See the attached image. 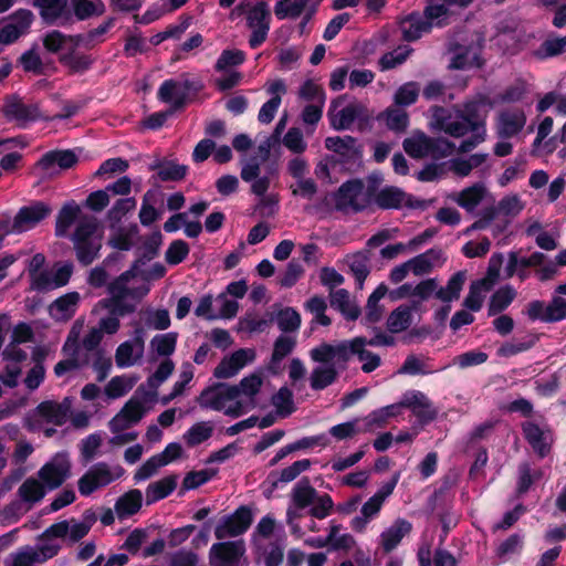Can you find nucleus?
I'll return each instance as SVG.
<instances>
[{
    "label": "nucleus",
    "instance_id": "1",
    "mask_svg": "<svg viewBox=\"0 0 566 566\" xmlns=\"http://www.w3.org/2000/svg\"><path fill=\"white\" fill-rule=\"evenodd\" d=\"M492 107V101L484 94H479L468 101L463 105V109L433 106L430 108L429 126L432 130L442 132L455 138L472 133L471 137L463 140L459 146L460 151L468 153L485 140L484 119Z\"/></svg>",
    "mask_w": 566,
    "mask_h": 566
},
{
    "label": "nucleus",
    "instance_id": "2",
    "mask_svg": "<svg viewBox=\"0 0 566 566\" xmlns=\"http://www.w3.org/2000/svg\"><path fill=\"white\" fill-rule=\"evenodd\" d=\"M81 212L75 201L66 202L56 217L55 233L57 237H65L78 220L72 240L78 262L88 265L98 256L104 231L95 217L82 216Z\"/></svg>",
    "mask_w": 566,
    "mask_h": 566
},
{
    "label": "nucleus",
    "instance_id": "3",
    "mask_svg": "<svg viewBox=\"0 0 566 566\" xmlns=\"http://www.w3.org/2000/svg\"><path fill=\"white\" fill-rule=\"evenodd\" d=\"M135 279L136 274L133 270L124 272L119 277L109 284L108 293L111 297L101 300L96 304L94 312H96L98 308H105L109 311L108 315L99 318L96 326L98 329H101L102 335L116 334L120 328L119 317L134 311V306L123 304L124 300L127 297L138 300L149 292V286L147 284L135 286L132 283V281H135Z\"/></svg>",
    "mask_w": 566,
    "mask_h": 566
},
{
    "label": "nucleus",
    "instance_id": "4",
    "mask_svg": "<svg viewBox=\"0 0 566 566\" xmlns=\"http://www.w3.org/2000/svg\"><path fill=\"white\" fill-rule=\"evenodd\" d=\"M367 338L355 337L350 340H343L336 344H321L310 352V356L315 363H344L345 365L353 355H356L363 363L361 370L371 373L380 366L381 359L379 355L366 349Z\"/></svg>",
    "mask_w": 566,
    "mask_h": 566
},
{
    "label": "nucleus",
    "instance_id": "5",
    "mask_svg": "<svg viewBox=\"0 0 566 566\" xmlns=\"http://www.w3.org/2000/svg\"><path fill=\"white\" fill-rule=\"evenodd\" d=\"M147 399L139 396L137 391L109 421L108 427L113 437L109 439L112 446H124L137 439V433L128 431L138 423L145 416Z\"/></svg>",
    "mask_w": 566,
    "mask_h": 566
},
{
    "label": "nucleus",
    "instance_id": "6",
    "mask_svg": "<svg viewBox=\"0 0 566 566\" xmlns=\"http://www.w3.org/2000/svg\"><path fill=\"white\" fill-rule=\"evenodd\" d=\"M244 14L247 25L251 29L252 33L249 39V44L252 49L260 46L268 36L271 23V11L268 0H243L231 12V18L234 19Z\"/></svg>",
    "mask_w": 566,
    "mask_h": 566
},
{
    "label": "nucleus",
    "instance_id": "7",
    "mask_svg": "<svg viewBox=\"0 0 566 566\" xmlns=\"http://www.w3.org/2000/svg\"><path fill=\"white\" fill-rule=\"evenodd\" d=\"M238 401L237 389L228 384L208 387L198 398L201 408L221 411L233 418L242 416Z\"/></svg>",
    "mask_w": 566,
    "mask_h": 566
},
{
    "label": "nucleus",
    "instance_id": "8",
    "mask_svg": "<svg viewBox=\"0 0 566 566\" xmlns=\"http://www.w3.org/2000/svg\"><path fill=\"white\" fill-rule=\"evenodd\" d=\"M403 149L412 158L439 159L450 156L454 145L446 138H431L422 132H415L403 140Z\"/></svg>",
    "mask_w": 566,
    "mask_h": 566
},
{
    "label": "nucleus",
    "instance_id": "9",
    "mask_svg": "<svg viewBox=\"0 0 566 566\" xmlns=\"http://www.w3.org/2000/svg\"><path fill=\"white\" fill-rule=\"evenodd\" d=\"M124 474L125 470L119 464L95 463L78 480V491L82 495L88 496L95 491L119 480Z\"/></svg>",
    "mask_w": 566,
    "mask_h": 566
},
{
    "label": "nucleus",
    "instance_id": "10",
    "mask_svg": "<svg viewBox=\"0 0 566 566\" xmlns=\"http://www.w3.org/2000/svg\"><path fill=\"white\" fill-rule=\"evenodd\" d=\"M83 328V318H78L73 323L63 345V352L67 358L59 361L54 367V374L57 377L75 371L87 363V357L81 354V346L78 344V338L81 337Z\"/></svg>",
    "mask_w": 566,
    "mask_h": 566
},
{
    "label": "nucleus",
    "instance_id": "11",
    "mask_svg": "<svg viewBox=\"0 0 566 566\" xmlns=\"http://www.w3.org/2000/svg\"><path fill=\"white\" fill-rule=\"evenodd\" d=\"M70 409L66 399L61 403L43 401L29 415L25 424L31 431L43 429L45 424L62 426L70 417Z\"/></svg>",
    "mask_w": 566,
    "mask_h": 566
},
{
    "label": "nucleus",
    "instance_id": "12",
    "mask_svg": "<svg viewBox=\"0 0 566 566\" xmlns=\"http://www.w3.org/2000/svg\"><path fill=\"white\" fill-rule=\"evenodd\" d=\"M211 566H249L243 541L216 543L210 547Z\"/></svg>",
    "mask_w": 566,
    "mask_h": 566
},
{
    "label": "nucleus",
    "instance_id": "13",
    "mask_svg": "<svg viewBox=\"0 0 566 566\" xmlns=\"http://www.w3.org/2000/svg\"><path fill=\"white\" fill-rule=\"evenodd\" d=\"M145 353V331L137 326L132 338L120 343L115 350V364L118 368H129L139 364Z\"/></svg>",
    "mask_w": 566,
    "mask_h": 566
},
{
    "label": "nucleus",
    "instance_id": "14",
    "mask_svg": "<svg viewBox=\"0 0 566 566\" xmlns=\"http://www.w3.org/2000/svg\"><path fill=\"white\" fill-rule=\"evenodd\" d=\"M316 493V490L307 481H300L293 488L291 504L286 512V521L294 534L301 535V527L295 521L301 516L300 511L310 507L313 501H315Z\"/></svg>",
    "mask_w": 566,
    "mask_h": 566
},
{
    "label": "nucleus",
    "instance_id": "15",
    "mask_svg": "<svg viewBox=\"0 0 566 566\" xmlns=\"http://www.w3.org/2000/svg\"><path fill=\"white\" fill-rule=\"evenodd\" d=\"M364 113V107L357 102H346L344 96L333 101L328 111L331 125L336 130L350 128Z\"/></svg>",
    "mask_w": 566,
    "mask_h": 566
},
{
    "label": "nucleus",
    "instance_id": "16",
    "mask_svg": "<svg viewBox=\"0 0 566 566\" xmlns=\"http://www.w3.org/2000/svg\"><path fill=\"white\" fill-rule=\"evenodd\" d=\"M252 521V511L248 506H240L232 514L220 520L214 535L218 539L239 536L248 531Z\"/></svg>",
    "mask_w": 566,
    "mask_h": 566
},
{
    "label": "nucleus",
    "instance_id": "17",
    "mask_svg": "<svg viewBox=\"0 0 566 566\" xmlns=\"http://www.w3.org/2000/svg\"><path fill=\"white\" fill-rule=\"evenodd\" d=\"M69 455L59 452L39 470V478L50 489L59 488L70 475Z\"/></svg>",
    "mask_w": 566,
    "mask_h": 566
},
{
    "label": "nucleus",
    "instance_id": "18",
    "mask_svg": "<svg viewBox=\"0 0 566 566\" xmlns=\"http://www.w3.org/2000/svg\"><path fill=\"white\" fill-rule=\"evenodd\" d=\"M2 113L9 122H14L20 127H25L29 123L35 122L41 117L36 104L24 103L17 96H10L6 99Z\"/></svg>",
    "mask_w": 566,
    "mask_h": 566
},
{
    "label": "nucleus",
    "instance_id": "19",
    "mask_svg": "<svg viewBox=\"0 0 566 566\" xmlns=\"http://www.w3.org/2000/svg\"><path fill=\"white\" fill-rule=\"evenodd\" d=\"M96 522V516L93 512L86 511L81 521L64 520L51 525V531L67 539L71 543H76L82 539L92 528Z\"/></svg>",
    "mask_w": 566,
    "mask_h": 566
},
{
    "label": "nucleus",
    "instance_id": "20",
    "mask_svg": "<svg viewBox=\"0 0 566 566\" xmlns=\"http://www.w3.org/2000/svg\"><path fill=\"white\" fill-rule=\"evenodd\" d=\"M51 211V208L42 201L24 206L15 214L11 226V231L14 233H22L31 230L45 219Z\"/></svg>",
    "mask_w": 566,
    "mask_h": 566
},
{
    "label": "nucleus",
    "instance_id": "21",
    "mask_svg": "<svg viewBox=\"0 0 566 566\" xmlns=\"http://www.w3.org/2000/svg\"><path fill=\"white\" fill-rule=\"evenodd\" d=\"M262 385L263 378L260 373H252L242 378L238 385H233L237 389L238 405L242 415L256 407L258 395L261 391Z\"/></svg>",
    "mask_w": 566,
    "mask_h": 566
},
{
    "label": "nucleus",
    "instance_id": "22",
    "mask_svg": "<svg viewBox=\"0 0 566 566\" xmlns=\"http://www.w3.org/2000/svg\"><path fill=\"white\" fill-rule=\"evenodd\" d=\"M368 201V193L360 180L345 182L336 195V205L339 209L361 210Z\"/></svg>",
    "mask_w": 566,
    "mask_h": 566
},
{
    "label": "nucleus",
    "instance_id": "23",
    "mask_svg": "<svg viewBox=\"0 0 566 566\" xmlns=\"http://www.w3.org/2000/svg\"><path fill=\"white\" fill-rule=\"evenodd\" d=\"M523 434L525 440L541 458L546 457L554 442V434L546 424H538L533 421L523 423Z\"/></svg>",
    "mask_w": 566,
    "mask_h": 566
},
{
    "label": "nucleus",
    "instance_id": "24",
    "mask_svg": "<svg viewBox=\"0 0 566 566\" xmlns=\"http://www.w3.org/2000/svg\"><path fill=\"white\" fill-rule=\"evenodd\" d=\"M255 359V350L252 348H241L229 356H226L214 368L213 375L220 379H228L235 376L247 365Z\"/></svg>",
    "mask_w": 566,
    "mask_h": 566
},
{
    "label": "nucleus",
    "instance_id": "25",
    "mask_svg": "<svg viewBox=\"0 0 566 566\" xmlns=\"http://www.w3.org/2000/svg\"><path fill=\"white\" fill-rule=\"evenodd\" d=\"M77 163V156L72 150H54L42 156L38 168L46 177L57 175L62 170L72 168Z\"/></svg>",
    "mask_w": 566,
    "mask_h": 566
},
{
    "label": "nucleus",
    "instance_id": "26",
    "mask_svg": "<svg viewBox=\"0 0 566 566\" xmlns=\"http://www.w3.org/2000/svg\"><path fill=\"white\" fill-rule=\"evenodd\" d=\"M526 124V116L521 108L502 111L496 119V134L499 138H511L516 136Z\"/></svg>",
    "mask_w": 566,
    "mask_h": 566
},
{
    "label": "nucleus",
    "instance_id": "27",
    "mask_svg": "<svg viewBox=\"0 0 566 566\" xmlns=\"http://www.w3.org/2000/svg\"><path fill=\"white\" fill-rule=\"evenodd\" d=\"M412 531V524L401 517L396 518L379 535V545L385 553H390L399 546L402 539Z\"/></svg>",
    "mask_w": 566,
    "mask_h": 566
},
{
    "label": "nucleus",
    "instance_id": "28",
    "mask_svg": "<svg viewBox=\"0 0 566 566\" xmlns=\"http://www.w3.org/2000/svg\"><path fill=\"white\" fill-rule=\"evenodd\" d=\"M33 14L29 10H19L11 21L0 29V43L10 44L27 32L32 23Z\"/></svg>",
    "mask_w": 566,
    "mask_h": 566
},
{
    "label": "nucleus",
    "instance_id": "29",
    "mask_svg": "<svg viewBox=\"0 0 566 566\" xmlns=\"http://www.w3.org/2000/svg\"><path fill=\"white\" fill-rule=\"evenodd\" d=\"M447 258L440 249H429L426 252L408 260L411 266V273L416 276L429 274L434 269L441 268Z\"/></svg>",
    "mask_w": 566,
    "mask_h": 566
},
{
    "label": "nucleus",
    "instance_id": "30",
    "mask_svg": "<svg viewBox=\"0 0 566 566\" xmlns=\"http://www.w3.org/2000/svg\"><path fill=\"white\" fill-rule=\"evenodd\" d=\"M402 405L411 409L415 416L423 421L433 420L437 410L433 408L429 398L421 391L409 390L402 395Z\"/></svg>",
    "mask_w": 566,
    "mask_h": 566
},
{
    "label": "nucleus",
    "instance_id": "31",
    "mask_svg": "<svg viewBox=\"0 0 566 566\" xmlns=\"http://www.w3.org/2000/svg\"><path fill=\"white\" fill-rule=\"evenodd\" d=\"M325 146L328 150H332L340 156L343 163H355L361 157L360 148L357 140L350 136L344 137H327L325 139Z\"/></svg>",
    "mask_w": 566,
    "mask_h": 566
},
{
    "label": "nucleus",
    "instance_id": "32",
    "mask_svg": "<svg viewBox=\"0 0 566 566\" xmlns=\"http://www.w3.org/2000/svg\"><path fill=\"white\" fill-rule=\"evenodd\" d=\"M310 376V385L314 390H322L332 385L337 377V368H345L344 363L326 361L318 363Z\"/></svg>",
    "mask_w": 566,
    "mask_h": 566
},
{
    "label": "nucleus",
    "instance_id": "33",
    "mask_svg": "<svg viewBox=\"0 0 566 566\" xmlns=\"http://www.w3.org/2000/svg\"><path fill=\"white\" fill-rule=\"evenodd\" d=\"M62 536H57L56 533L51 531V526L48 527L38 538V542L35 545H33V549L36 553L38 558L40 559L41 564L45 563L46 560L55 557L62 545Z\"/></svg>",
    "mask_w": 566,
    "mask_h": 566
},
{
    "label": "nucleus",
    "instance_id": "34",
    "mask_svg": "<svg viewBox=\"0 0 566 566\" xmlns=\"http://www.w3.org/2000/svg\"><path fill=\"white\" fill-rule=\"evenodd\" d=\"M81 296L77 292H70L56 298L49 307L52 318L65 322L76 312Z\"/></svg>",
    "mask_w": 566,
    "mask_h": 566
},
{
    "label": "nucleus",
    "instance_id": "35",
    "mask_svg": "<svg viewBox=\"0 0 566 566\" xmlns=\"http://www.w3.org/2000/svg\"><path fill=\"white\" fill-rule=\"evenodd\" d=\"M42 18L49 23L64 22L71 17L67 0H36Z\"/></svg>",
    "mask_w": 566,
    "mask_h": 566
},
{
    "label": "nucleus",
    "instance_id": "36",
    "mask_svg": "<svg viewBox=\"0 0 566 566\" xmlns=\"http://www.w3.org/2000/svg\"><path fill=\"white\" fill-rule=\"evenodd\" d=\"M188 87L185 83L174 80L165 81L158 91L159 98L172 106L174 109L181 107L187 98Z\"/></svg>",
    "mask_w": 566,
    "mask_h": 566
},
{
    "label": "nucleus",
    "instance_id": "37",
    "mask_svg": "<svg viewBox=\"0 0 566 566\" xmlns=\"http://www.w3.org/2000/svg\"><path fill=\"white\" fill-rule=\"evenodd\" d=\"M112 234L108 244L116 250L128 251L130 250L138 239V228L136 224L128 227H117L111 224Z\"/></svg>",
    "mask_w": 566,
    "mask_h": 566
},
{
    "label": "nucleus",
    "instance_id": "38",
    "mask_svg": "<svg viewBox=\"0 0 566 566\" xmlns=\"http://www.w3.org/2000/svg\"><path fill=\"white\" fill-rule=\"evenodd\" d=\"M143 504L142 491L134 489L123 494L115 503L114 511L119 520L136 514Z\"/></svg>",
    "mask_w": 566,
    "mask_h": 566
},
{
    "label": "nucleus",
    "instance_id": "39",
    "mask_svg": "<svg viewBox=\"0 0 566 566\" xmlns=\"http://www.w3.org/2000/svg\"><path fill=\"white\" fill-rule=\"evenodd\" d=\"M481 65L480 45L459 48L450 62V69L467 70Z\"/></svg>",
    "mask_w": 566,
    "mask_h": 566
},
{
    "label": "nucleus",
    "instance_id": "40",
    "mask_svg": "<svg viewBox=\"0 0 566 566\" xmlns=\"http://www.w3.org/2000/svg\"><path fill=\"white\" fill-rule=\"evenodd\" d=\"M379 501L374 497H369L361 506L359 515L355 516L350 526L355 532L364 533L367 530L368 524L375 520L382 507Z\"/></svg>",
    "mask_w": 566,
    "mask_h": 566
},
{
    "label": "nucleus",
    "instance_id": "41",
    "mask_svg": "<svg viewBox=\"0 0 566 566\" xmlns=\"http://www.w3.org/2000/svg\"><path fill=\"white\" fill-rule=\"evenodd\" d=\"M399 27L403 39L407 41H415L429 31V24L420 13L407 15L400 21Z\"/></svg>",
    "mask_w": 566,
    "mask_h": 566
},
{
    "label": "nucleus",
    "instance_id": "42",
    "mask_svg": "<svg viewBox=\"0 0 566 566\" xmlns=\"http://www.w3.org/2000/svg\"><path fill=\"white\" fill-rule=\"evenodd\" d=\"M138 380L136 375L115 376L107 382L104 392L109 399H118L128 394Z\"/></svg>",
    "mask_w": 566,
    "mask_h": 566
},
{
    "label": "nucleus",
    "instance_id": "43",
    "mask_svg": "<svg viewBox=\"0 0 566 566\" xmlns=\"http://www.w3.org/2000/svg\"><path fill=\"white\" fill-rule=\"evenodd\" d=\"M488 195L486 188L482 184H475L460 191L454 200L467 211H473Z\"/></svg>",
    "mask_w": 566,
    "mask_h": 566
},
{
    "label": "nucleus",
    "instance_id": "44",
    "mask_svg": "<svg viewBox=\"0 0 566 566\" xmlns=\"http://www.w3.org/2000/svg\"><path fill=\"white\" fill-rule=\"evenodd\" d=\"M413 310L408 304H402L395 308L387 318L388 331L394 334L406 331L411 325Z\"/></svg>",
    "mask_w": 566,
    "mask_h": 566
},
{
    "label": "nucleus",
    "instance_id": "45",
    "mask_svg": "<svg viewBox=\"0 0 566 566\" xmlns=\"http://www.w3.org/2000/svg\"><path fill=\"white\" fill-rule=\"evenodd\" d=\"M177 486L176 476H165L158 481L150 483L146 489V502L155 503L167 497Z\"/></svg>",
    "mask_w": 566,
    "mask_h": 566
},
{
    "label": "nucleus",
    "instance_id": "46",
    "mask_svg": "<svg viewBox=\"0 0 566 566\" xmlns=\"http://www.w3.org/2000/svg\"><path fill=\"white\" fill-rule=\"evenodd\" d=\"M331 305L349 319H356L359 315V308L350 300V295L345 289L331 292Z\"/></svg>",
    "mask_w": 566,
    "mask_h": 566
},
{
    "label": "nucleus",
    "instance_id": "47",
    "mask_svg": "<svg viewBox=\"0 0 566 566\" xmlns=\"http://www.w3.org/2000/svg\"><path fill=\"white\" fill-rule=\"evenodd\" d=\"M452 3L444 1L431 0L423 13L424 21L429 24V30L432 27H441L448 22L449 7Z\"/></svg>",
    "mask_w": 566,
    "mask_h": 566
},
{
    "label": "nucleus",
    "instance_id": "48",
    "mask_svg": "<svg viewBox=\"0 0 566 566\" xmlns=\"http://www.w3.org/2000/svg\"><path fill=\"white\" fill-rule=\"evenodd\" d=\"M488 154H473L467 158H454L448 163L449 169L459 177L468 176L474 168L482 166Z\"/></svg>",
    "mask_w": 566,
    "mask_h": 566
},
{
    "label": "nucleus",
    "instance_id": "49",
    "mask_svg": "<svg viewBox=\"0 0 566 566\" xmlns=\"http://www.w3.org/2000/svg\"><path fill=\"white\" fill-rule=\"evenodd\" d=\"M214 426L210 421H199L192 424L182 436L188 447H196L211 438Z\"/></svg>",
    "mask_w": 566,
    "mask_h": 566
},
{
    "label": "nucleus",
    "instance_id": "50",
    "mask_svg": "<svg viewBox=\"0 0 566 566\" xmlns=\"http://www.w3.org/2000/svg\"><path fill=\"white\" fill-rule=\"evenodd\" d=\"M387 285L381 283L368 297L365 314V319L367 321V323L374 324L381 319L384 314V307L379 304V302L385 295H387Z\"/></svg>",
    "mask_w": 566,
    "mask_h": 566
},
{
    "label": "nucleus",
    "instance_id": "51",
    "mask_svg": "<svg viewBox=\"0 0 566 566\" xmlns=\"http://www.w3.org/2000/svg\"><path fill=\"white\" fill-rule=\"evenodd\" d=\"M465 282V274L463 272H457L453 274L448 281L447 285L443 287H438L434 292L437 298L444 303L452 302L458 300L460 296V292Z\"/></svg>",
    "mask_w": 566,
    "mask_h": 566
},
{
    "label": "nucleus",
    "instance_id": "52",
    "mask_svg": "<svg viewBox=\"0 0 566 566\" xmlns=\"http://www.w3.org/2000/svg\"><path fill=\"white\" fill-rule=\"evenodd\" d=\"M375 200L380 208L398 209L406 203V193L397 187H385Z\"/></svg>",
    "mask_w": 566,
    "mask_h": 566
},
{
    "label": "nucleus",
    "instance_id": "53",
    "mask_svg": "<svg viewBox=\"0 0 566 566\" xmlns=\"http://www.w3.org/2000/svg\"><path fill=\"white\" fill-rule=\"evenodd\" d=\"M491 286L492 285L488 280L481 279L473 282L464 300V306L473 312L479 311L482 307L485 294L490 291Z\"/></svg>",
    "mask_w": 566,
    "mask_h": 566
},
{
    "label": "nucleus",
    "instance_id": "54",
    "mask_svg": "<svg viewBox=\"0 0 566 566\" xmlns=\"http://www.w3.org/2000/svg\"><path fill=\"white\" fill-rule=\"evenodd\" d=\"M177 337L178 335L175 332L154 336L149 344L151 352L158 356L168 358L176 349Z\"/></svg>",
    "mask_w": 566,
    "mask_h": 566
},
{
    "label": "nucleus",
    "instance_id": "55",
    "mask_svg": "<svg viewBox=\"0 0 566 566\" xmlns=\"http://www.w3.org/2000/svg\"><path fill=\"white\" fill-rule=\"evenodd\" d=\"M18 494L23 502L34 504L45 495L44 485L35 478H28L19 488Z\"/></svg>",
    "mask_w": 566,
    "mask_h": 566
},
{
    "label": "nucleus",
    "instance_id": "56",
    "mask_svg": "<svg viewBox=\"0 0 566 566\" xmlns=\"http://www.w3.org/2000/svg\"><path fill=\"white\" fill-rule=\"evenodd\" d=\"M516 297V291L505 285L499 289L491 297L489 304V315H496L503 312Z\"/></svg>",
    "mask_w": 566,
    "mask_h": 566
},
{
    "label": "nucleus",
    "instance_id": "57",
    "mask_svg": "<svg viewBox=\"0 0 566 566\" xmlns=\"http://www.w3.org/2000/svg\"><path fill=\"white\" fill-rule=\"evenodd\" d=\"M387 127L395 132H403L408 127L409 117L405 109L392 106L382 114Z\"/></svg>",
    "mask_w": 566,
    "mask_h": 566
},
{
    "label": "nucleus",
    "instance_id": "58",
    "mask_svg": "<svg viewBox=\"0 0 566 566\" xmlns=\"http://www.w3.org/2000/svg\"><path fill=\"white\" fill-rule=\"evenodd\" d=\"M44 48L52 53L71 50L75 46L71 36H65L59 31L49 32L43 39Z\"/></svg>",
    "mask_w": 566,
    "mask_h": 566
},
{
    "label": "nucleus",
    "instance_id": "59",
    "mask_svg": "<svg viewBox=\"0 0 566 566\" xmlns=\"http://www.w3.org/2000/svg\"><path fill=\"white\" fill-rule=\"evenodd\" d=\"M34 564H41V562L31 545L10 554L6 560L7 566H33Z\"/></svg>",
    "mask_w": 566,
    "mask_h": 566
},
{
    "label": "nucleus",
    "instance_id": "60",
    "mask_svg": "<svg viewBox=\"0 0 566 566\" xmlns=\"http://www.w3.org/2000/svg\"><path fill=\"white\" fill-rule=\"evenodd\" d=\"M420 93V86L416 82L402 84L395 93L394 101L396 106H409L413 104Z\"/></svg>",
    "mask_w": 566,
    "mask_h": 566
},
{
    "label": "nucleus",
    "instance_id": "61",
    "mask_svg": "<svg viewBox=\"0 0 566 566\" xmlns=\"http://www.w3.org/2000/svg\"><path fill=\"white\" fill-rule=\"evenodd\" d=\"M347 263H348V266H349L352 273L354 274V276L357 281L358 287L361 289L365 279L369 274L367 256L363 253H356V254L348 256Z\"/></svg>",
    "mask_w": 566,
    "mask_h": 566
},
{
    "label": "nucleus",
    "instance_id": "62",
    "mask_svg": "<svg viewBox=\"0 0 566 566\" xmlns=\"http://www.w3.org/2000/svg\"><path fill=\"white\" fill-rule=\"evenodd\" d=\"M437 290V281L434 279L423 280L417 284L411 283V298H413L412 307L428 300Z\"/></svg>",
    "mask_w": 566,
    "mask_h": 566
},
{
    "label": "nucleus",
    "instance_id": "63",
    "mask_svg": "<svg viewBox=\"0 0 566 566\" xmlns=\"http://www.w3.org/2000/svg\"><path fill=\"white\" fill-rule=\"evenodd\" d=\"M276 324L282 332H295L301 325V316L294 308L286 307L277 313Z\"/></svg>",
    "mask_w": 566,
    "mask_h": 566
},
{
    "label": "nucleus",
    "instance_id": "64",
    "mask_svg": "<svg viewBox=\"0 0 566 566\" xmlns=\"http://www.w3.org/2000/svg\"><path fill=\"white\" fill-rule=\"evenodd\" d=\"M566 52V35L562 38L547 39L537 50L536 55L545 59Z\"/></svg>",
    "mask_w": 566,
    "mask_h": 566
}]
</instances>
